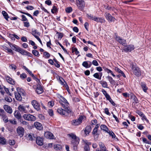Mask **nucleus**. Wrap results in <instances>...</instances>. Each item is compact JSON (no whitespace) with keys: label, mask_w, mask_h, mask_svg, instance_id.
<instances>
[{"label":"nucleus","mask_w":151,"mask_h":151,"mask_svg":"<svg viewBox=\"0 0 151 151\" xmlns=\"http://www.w3.org/2000/svg\"><path fill=\"white\" fill-rule=\"evenodd\" d=\"M59 103L63 108L66 107L65 109H67L68 112L70 111V108L69 107V103L67 100L63 97L61 96Z\"/></svg>","instance_id":"nucleus-1"},{"label":"nucleus","mask_w":151,"mask_h":151,"mask_svg":"<svg viewBox=\"0 0 151 151\" xmlns=\"http://www.w3.org/2000/svg\"><path fill=\"white\" fill-rule=\"evenodd\" d=\"M18 109L20 111L25 113L32 112L31 111L29 105L24 106V104L19 105Z\"/></svg>","instance_id":"nucleus-2"},{"label":"nucleus","mask_w":151,"mask_h":151,"mask_svg":"<svg viewBox=\"0 0 151 151\" xmlns=\"http://www.w3.org/2000/svg\"><path fill=\"white\" fill-rule=\"evenodd\" d=\"M17 91L15 92V96L16 99L18 101H21L22 100V96L24 95V91L18 88L17 89Z\"/></svg>","instance_id":"nucleus-3"},{"label":"nucleus","mask_w":151,"mask_h":151,"mask_svg":"<svg viewBox=\"0 0 151 151\" xmlns=\"http://www.w3.org/2000/svg\"><path fill=\"white\" fill-rule=\"evenodd\" d=\"M130 67L131 68L133 73L137 76H139L141 75V72L138 67L134 65L133 63L130 64Z\"/></svg>","instance_id":"nucleus-4"},{"label":"nucleus","mask_w":151,"mask_h":151,"mask_svg":"<svg viewBox=\"0 0 151 151\" xmlns=\"http://www.w3.org/2000/svg\"><path fill=\"white\" fill-rule=\"evenodd\" d=\"M83 119V117L82 116H80L79 117L71 121V124L73 126H77L81 124Z\"/></svg>","instance_id":"nucleus-5"},{"label":"nucleus","mask_w":151,"mask_h":151,"mask_svg":"<svg viewBox=\"0 0 151 151\" xmlns=\"http://www.w3.org/2000/svg\"><path fill=\"white\" fill-rule=\"evenodd\" d=\"M63 108L64 109V110H63L61 108H59L57 110V112L60 114L64 115L65 116H67L69 114L71 113V110L70 109V111L69 112H68L67 109H65L66 107Z\"/></svg>","instance_id":"nucleus-6"},{"label":"nucleus","mask_w":151,"mask_h":151,"mask_svg":"<svg viewBox=\"0 0 151 151\" xmlns=\"http://www.w3.org/2000/svg\"><path fill=\"white\" fill-rule=\"evenodd\" d=\"M23 117L24 119L28 121H34L36 120L35 116L29 114H24Z\"/></svg>","instance_id":"nucleus-7"},{"label":"nucleus","mask_w":151,"mask_h":151,"mask_svg":"<svg viewBox=\"0 0 151 151\" xmlns=\"http://www.w3.org/2000/svg\"><path fill=\"white\" fill-rule=\"evenodd\" d=\"M76 3L78 8L80 10L83 9L85 6V3L83 0H76Z\"/></svg>","instance_id":"nucleus-8"},{"label":"nucleus","mask_w":151,"mask_h":151,"mask_svg":"<svg viewBox=\"0 0 151 151\" xmlns=\"http://www.w3.org/2000/svg\"><path fill=\"white\" fill-rule=\"evenodd\" d=\"M17 52H19L20 54L23 55H28L31 57H32V54L27 51L19 47Z\"/></svg>","instance_id":"nucleus-9"},{"label":"nucleus","mask_w":151,"mask_h":151,"mask_svg":"<svg viewBox=\"0 0 151 151\" xmlns=\"http://www.w3.org/2000/svg\"><path fill=\"white\" fill-rule=\"evenodd\" d=\"M31 104L34 108L37 111L40 110V104L36 100H33L31 101Z\"/></svg>","instance_id":"nucleus-10"},{"label":"nucleus","mask_w":151,"mask_h":151,"mask_svg":"<svg viewBox=\"0 0 151 151\" xmlns=\"http://www.w3.org/2000/svg\"><path fill=\"white\" fill-rule=\"evenodd\" d=\"M17 131L18 135L20 137H22L24 133V129L21 127H18L17 129Z\"/></svg>","instance_id":"nucleus-11"},{"label":"nucleus","mask_w":151,"mask_h":151,"mask_svg":"<svg viewBox=\"0 0 151 151\" xmlns=\"http://www.w3.org/2000/svg\"><path fill=\"white\" fill-rule=\"evenodd\" d=\"M106 19L109 22H114L115 18L113 17L109 13H106L104 15Z\"/></svg>","instance_id":"nucleus-12"},{"label":"nucleus","mask_w":151,"mask_h":151,"mask_svg":"<svg viewBox=\"0 0 151 151\" xmlns=\"http://www.w3.org/2000/svg\"><path fill=\"white\" fill-rule=\"evenodd\" d=\"M59 82L60 83L64 86H65L66 88V89L68 92L69 91V89L68 86L67 85L66 83L65 80L62 78H59Z\"/></svg>","instance_id":"nucleus-13"},{"label":"nucleus","mask_w":151,"mask_h":151,"mask_svg":"<svg viewBox=\"0 0 151 151\" xmlns=\"http://www.w3.org/2000/svg\"><path fill=\"white\" fill-rule=\"evenodd\" d=\"M71 144H72L73 149L75 150L77 149L76 146L79 143V139L78 138L74 139H71Z\"/></svg>","instance_id":"nucleus-14"},{"label":"nucleus","mask_w":151,"mask_h":151,"mask_svg":"<svg viewBox=\"0 0 151 151\" xmlns=\"http://www.w3.org/2000/svg\"><path fill=\"white\" fill-rule=\"evenodd\" d=\"M134 49V46L132 45H127L124 47V50L126 52H131Z\"/></svg>","instance_id":"nucleus-15"},{"label":"nucleus","mask_w":151,"mask_h":151,"mask_svg":"<svg viewBox=\"0 0 151 151\" xmlns=\"http://www.w3.org/2000/svg\"><path fill=\"white\" fill-rule=\"evenodd\" d=\"M44 136L46 138L49 139H53L54 137L53 134L49 132H45L44 134Z\"/></svg>","instance_id":"nucleus-16"},{"label":"nucleus","mask_w":151,"mask_h":151,"mask_svg":"<svg viewBox=\"0 0 151 151\" xmlns=\"http://www.w3.org/2000/svg\"><path fill=\"white\" fill-rule=\"evenodd\" d=\"M115 39L120 44H122V45H124L126 44V40L122 39L119 36H116Z\"/></svg>","instance_id":"nucleus-17"},{"label":"nucleus","mask_w":151,"mask_h":151,"mask_svg":"<svg viewBox=\"0 0 151 151\" xmlns=\"http://www.w3.org/2000/svg\"><path fill=\"white\" fill-rule=\"evenodd\" d=\"M36 92L38 94H40L43 92V89L42 86L39 84L37 85Z\"/></svg>","instance_id":"nucleus-18"},{"label":"nucleus","mask_w":151,"mask_h":151,"mask_svg":"<svg viewBox=\"0 0 151 151\" xmlns=\"http://www.w3.org/2000/svg\"><path fill=\"white\" fill-rule=\"evenodd\" d=\"M130 98L133 101L132 105H135L138 103V100L136 96L134 94H132L130 96Z\"/></svg>","instance_id":"nucleus-19"},{"label":"nucleus","mask_w":151,"mask_h":151,"mask_svg":"<svg viewBox=\"0 0 151 151\" xmlns=\"http://www.w3.org/2000/svg\"><path fill=\"white\" fill-rule=\"evenodd\" d=\"M4 108L5 111L8 113L11 114L12 112V108L9 106L5 105L4 106Z\"/></svg>","instance_id":"nucleus-20"},{"label":"nucleus","mask_w":151,"mask_h":151,"mask_svg":"<svg viewBox=\"0 0 151 151\" xmlns=\"http://www.w3.org/2000/svg\"><path fill=\"white\" fill-rule=\"evenodd\" d=\"M82 65L84 67L86 68H88L91 67L92 64L91 62L90 61H85L83 63Z\"/></svg>","instance_id":"nucleus-21"},{"label":"nucleus","mask_w":151,"mask_h":151,"mask_svg":"<svg viewBox=\"0 0 151 151\" xmlns=\"http://www.w3.org/2000/svg\"><path fill=\"white\" fill-rule=\"evenodd\" d=\"M8 43L12 50L17 52L19 47L9 42H8Z\"/></svg>","instance_id":"nucleus-22"},{"label":"nucleus","mask_w":151,"mask_h":151,"mask_svg":"<svg viewBox=\"0 0 151 151\" xmlns=\"http://www.w3.org/2000/svg\"><path fill=\"white\" fill-rule=\"evenodd\" d=\"M34 125L36 129L39 130H41L43 129V127L42 124L38 122H35Z\"/></svg>","instance_id":"nucleus-23"},{"label":"nucleus","mask_w":151,"mask_h":151,"mask_svg":"<svg viewBox=\"0 0 151 151\" xmlns=\"http://www.w3.org/2000/svg\"><path fill=\"white\" fill-rule=\"evenodd\" d=\"M36 142L37 145L41 146L43 144L42 139L40 137H37L36 139Z\"/></svg>","instance_id":"nucleus-24"},{"label":"nucleus","mask_w":151,"mask_h":151,"mask_svg":"<svg viewBox=\"0 0 151 151\" xmlns=\"http://www.w3.org/2000/svg\"><path fill=\"white\" fill-rule=\"evenodd\" d=\"M6 143V140L0 134V144L2 145H5Z\"/></svg>","instance_id":"nucleus-25"},{"label":"nucleus","mask_w":151,"mask_h":151,"mask_svg":"<svg viewBox=\"0 0 151 151\" xmlns=\"http://www.w3.org/2000/svg\"><path fill=\"white\" fill-rule=\"evenodd\" d=\"M114 69L115 71L120 73L121 74V76H123L124 78H126V76L123 72L118 68L117 67H115Z\"/></svg>","instance_id":"nucleus-26"},{"label":"nucleus","mask_w":151,"mask_h":151,"mask_svg":"<svg viewBox=\"0 0 151 151\" xmlns=\"http://www.w3.org/2000/svg\"><path fill=\"white\" fill-rule=\"evenodd\" d=\"M91 128L90 126H87L86 127L84 131L85 134L86 135L89 134L91 131Z\"/></svg>","instance_id":"nucleus-27"},{"label":"nucleus","mask_w":151,"mask_h":151,"mask_svg":"<svg viewBox=\"0 0 151 151\" xmlns=\"http://www.w3.org/2000/svg\"><path fill=\"white\" fill-rule=\"evenodd\" d=\"M101 129L105 132L107 133L109 130L107 127L105 125L102 124L100 126Z\"/></svg>","instance_id":"nucleus-28"},{"label":"nucleus","mask_w":151,"mask_h":151,"mask_svg":"<svg viewBox=\"0 0 151 151\" xmlns=\"http://www.w3.org/2000/svg\"><path fill=\"white\" fill-rule=\"evenodd\" d=\"M6 79L7 81L9 83L12 85L15 84V82L11 78L8 76H6Z\"/></svg>","instance_id":"nucleus-29"},{"label":"nucleus","mask_w":151,"mask_h":151,"mask_svg":"<svg viewBox=\"0 0 151 151\" xmlns=\"http://www.w3.org/2000/svg\"><path fill=\"white\" fill-rule=\"evenodd\" d=\"M141 86L144 91L146 92L148 89L146 84L144 82H142L141 83Z\"/></svg>","instance_id":"nucleus-30"},{"label":"nucleus","mask_w":151,"mask_h":151,"mask_svg":"<svg viewBox=\"0 0 151 151\" xmlns=\"http://www.w3.org/2000/svg\"><path fill=\"white\" fill-rule=\"evenodd\" d=\"M102 73H94L93 76L95 78H96L99 80L101 79V77L102 76Z\"/></svg>","instance_id":"nucleus-31"},{"label":"nucleus","mask_w":151,"mask_h":151,"mask_svg":"<svg viewBox=\"0 0 151 151\" xmlns=\"http://www.w3.org/2000/svg\"><path fill=\"white\" fill-rule=\"evenodd\" d=\"M14 115L15 117L18 119H20L21 118V114L17 111H14Z\"/></svg>","instance_id":"nucleus-32"},{"label":"nucleus","mask_w":151,"mask_h":151,"mask_svg":"<svg viewBox=\"0 0 151 151\" xmlns=\"http://www.w3.org/2000/svg\"><path fill=\"white\" fill-rule=\"evenodd\" d=\"M92 134L95 139H97L99 137V134L98 133V129H94L92 132Z\"/></svg>","instance_id":"nucleus-33"},{"label":"nucleus","mask_w":151,"mask_h":151,"mask_svg":"<svg viewBox=\"0 0 151 151\" xmlns=\"http://www.w3.org/2000/svg\"><path fill=\"white\" fill-rule=\"evenodd\" d=\"M95 21H96L97 22L103 23H104L105 22V20L103 18L98 17H96Z\"/></svg>","instance_id":"nucleus-34"},{"label":"nucleus","mask_w":151,"mask_h":151,"mask_svg":"<svg viewBox=\"0 0 151 151\" xmlns=\"http://www.w3.org/2000/svg\"><path fill=\"white\" fill-rule=\"evenodd\" d=\"M32 34L35 38L38 37V36L39 35V32L36 30H32Z\"/></svg>","instance_id":"nucleus-35"},{"label":"nucleus","mask_w":151,"mask_h":151,"mask_svg":"<svg viewBox=\"0 0 151 151\" xmlns=\"http://www.w3.org/2000/svg\"><path fill=\"white\" fill-rule=\"evenodd\" d=\"M103 68L104 70L105 71L107 72L108 73H111L113 77H114L115 76V75L114 74L113 72L110 70L109 69L105 67H103Z\"/></svg>","instance_id":"nucleus-36"},{"label":"nucleus","mask_w":151,"mask_h":151,"mask_svg":"<svg viewBox=\"0 0 151 151\" xmlns=\"http://www.w3.org/2000/svg\"><path fill=\"white\" fill-rule=\"evenodd\" d=\"M87 16L89 19L95 21L96 17V16H93V15L89 14H87Z\"/></svg>","instance_id":"nucleus-37"},{"label":"nucleus","mask_w":151,"mask_h":151,"mask_svg":"<svg viewBox=\"0 0 151 151\" xmlns=\"http://www.w3.org/2000/svg\"><path fill=\"white\" fill-rule=\"evenodd\" d=\"M101 84V85L104 88H108L107 86L108 84L105 81H101L100 82Z\"/></svg>","instance_id":"nucleus-38"},{"label":"nucleus","mask_w":151,"mask_h":151,"mask_svg":"<svg viewBox=\"0 0 151 151\" xmlns=\"http://www.w3.org/2000/svg\"><path fill=\"white\" fill-rule=\"evenodd\" d=\"M2 13L5 19L7 20H8V19L9 17L7 13L4 11H3Z\"/></svg>","instance_id":"nucleus-39"},{"label":"nucleus","mask_w":151,"mask_h":151,"mask_svg":"<svg viewBox=\"0 0 151 151\" xmlns=\"http://www.w3.org/2000/svg\"><path fill=\"white\" fill-rule=\"evenodd\" d=\"M54 149L57 150H60L62 148V146L60 145H55L54 146Z\"/></svg>","instance_id":"nucleus-40"},{"label":"nucleus","mask_w":151,"mask_h":151,"mask_svg":"<svg viewBox=\"0 0 151 151\" xmlns=\"http://www.w3.org/2000/svg\"><path fill=\"white\" fill-rule=\"evenodd\" d=\"M32 53L35 56L38 57L40 55L39 54V52L35 50H33L32 51Z\"/></svg>","instance_id":"nucleus-41"},{"label":"nucleus","mask_w":151,"mask_h":151,"mask_svg":"<svg viewBox=\"0 0 151 151\" xmlns=\"http://www.w3.org/2000/svg\"><path fill=\"white\" fill-rule=\"evenodd\" d=\"M101 91L103 93L104 95L105 96L106 99L110 96L109 95L108 93H107L106 91L104 89H102L101 90Z\"/></svg>","instance_id":"nucleus-42"},{"label":"nucleus","mask_w":151,"mask_h":151,"mask_svg":"<svg viewBox=\"0 0 151 151\" xmlns=\"http://www.w3.org/2000/svg\"><path fill=\"white\" fill-rule=\"evenodd\" d=\"M107 133H108L112 138H114L116 137L114 133L111 131L109 130Z\"/></svg>","instance_id":"nucleus-43"},{"label":"nucleus","mask_w":151,"mask_h":151,"mask_svg":"<svg viewBox=\"0 0 151 151\" xmlns=\"http://www.w3.org/2000/svg\"><path fill=\"white\" fill-rule=\"evenodd\" d=\"M99 146L100 147L99 149H106L104 144L102 142H99Z\"/></svg>","instance_id":"nucleus-44"},{"label":"nucleus","mask_w":151,"mask_h":151,"mask_svg":"<svg viewBox=\"0 0 151 151\" xmlns=\"http://www.w3.org/2000/svg\"><path fill=\"white\" fill-rule=\"evenodd\" d=\"M5 100L8 102H11L12 101V99L9 97L8 96H6L5 97Z\"/></svg>","instance_id":"nucleus-45"},{"label":"nucleus","mask_w":151,"mask_h":151,"mask_svg":"<svg viewBox=\"0 0 151 151\" xmlns=\"http://www.w3.org/2000/svg\"><path fill=\"white\" fill-rule=\"evenodd\" d=\"M65 10L67 13H70L72 11L73 9L71 7H69L67 8Z\"/></svg>","instance_id":"nucleus-46"},{"label":"nucleus","mask_w":151,"mask_h":151,"mask_svg":"<svg viewBox=\"0 0 151 151\" xmlns=\"http://www.w3.org/2000/svg\"><path fill=\"white\" fill-rule=\"evenodd\" d=\"M107 100H109L110 103L113 106H115V103L113 100L111 99V97L110 96L107 99H106Z\"/></svg>","instance_id":"nucleus-47"},{"label":"nucleus","mask_w":151,"mask_h":151,"mask_svg":"<svg viewBox=\"0 0 151 151\" xmlns=\"http://www.w3.org/2000/svg\"><path fill=\"white\" fill-rule=\"evenodd\" d=\"M57 11V7L55 6H54L52 9H51V12L52 13H54L56 12Z\"/></svg>","instance_id":"nucleus-48"},{"label":"nucleus","mask_w":151,"mask_h":151,"mask_svg":"<svg viewBox=\"0 0 151 151\" xmlns=\"http://www.w3.org/2000/svg\"><path fill=\"white\" fill-rule=\"evenodd\" d=\"M68 135L71 138V139H74L77 138V137L76 135L74 134L71 133L69 134Z\"/></svg>","instance_id":"nucleus-49"},{"label":"nucleus","mask_w":151,"mask_h":151,"mask_svg":"<svg viewBox=\"0 0 151 151\" xmlns=\"http://www.w3.org/2000/svg\"><path fill=\"white\" fill-rule=\"evenodd\" d=\"M2 118L3 119L4 121L5 122H7L8 121H9L8 120V118L7 116H6V114L2 116Z\"/></svg>","instance_id":"nucleus-50"},{"label":"nucleus","mask_w":151,"mask_h":151,"mask_svg":"<svg viewBox=\"0 0 151 151\" xmlns=\"http://www.w3.org/2000/svg\"><path fill=\"white\" fill-rule=\"evenodd\" d=\"M5 115V112L2 109H0V116L1 117Z\"/></svg>","instance_id":"nucleus-51"},{"label":"nucleus","mask_w":151,"mask_h":151,"mask_svg":"<svg viewBox=\"0 0 151 151\" xmlns=\"http://www.w3.org/2000/svg\"><path fill=\"white\" fill-rule=\"evenodd\" d=\"M23 23L24 24V26L25 27H28L30 26L29 23L28 21L24 22Z\"/></svg>","instance_id":"nucleus-52"},{"label":"nucleus","mask_w":151,"mask_h":151,"mask_svg":"<svg viewBox=\"0 0 151 151\" xmlns=\"http://www.w3.org/2000/svg\"><path fill=\"white\" fill-rule=\"evenodd\" d=\"M20 122L23 125H27L28 124V123L27 122L24 120H20Z\"/></svg>","instance_id":"nucleus-53"},{"label":"nucleus","mask_w":151,"mask_h":151,"mask_svg":"<svg viewBox=\"0 0 151 151\" xmlns=\"http://www.w3.org/2000/svg\"><path fill=\"white\" fill-rule=\"evenodd\" d=\"M15 141L14 140H10L9 141V144L11 145H13L15 144Z\"/></svg>","instance_id":"nucleus-54"},{"label":"nucleus","mask_w":151,"mask_h":151,"mask_svg":"<svg viewBox=\"0 0 151 151\" xmlns=\"http://www.w3.org/2000/svg\"><path fill=\"white\" fill-rule=\"evenodd\" d=\"M44 55L46 58H49L50 56V54L47 52H44Z\"/></svg>","instance_id":"nucleus-55"},{"label":"nucleus","mask_w":151,"mask_h":151,"mask_svg":"<svg viewBox=\"0 0 151 151\" xmlns=\"http://www.w3.org/2000/svg\"><path fill=\"white\" fill-rule=\"evenodd\" d=\"M4 48L5 50H7L8 52L9 53H13V51L11 49L5 46Z\"/></svg>","instance_id":"nucleus-56"},{"label":"nucleus","mask_w":151,"mask_h":151,"mask_svg":"<svg viewBox=\"0 0 151 151\" xmlns=\"http://www.w3.org/2000/svg\"><path fill=\"white\" fill-rule=\"evenodd\" d=\"M92 63L93 65L96 66H98L99 65V63L96 60H93L92 61Z\"/></svg>","instance_id":"nucleus-57"},{"label":"nucleus","mask_w":151,"mask_h":151,"mask_svg":"<svg viewBox=\"0 0 151 151\" xmlns=\"http://www.w3.org/2000/svg\"><path fill=\"white\" fill-rule=\"evenodd\" d=\"M22 17V18L21 19L22 21H27L28 20L25 16L24 15H22L21 16Z\"/></svg>","instance_id":"nucleus-58"},{"label":"nucleus","mask_w":151,"mask_h":151,"mask_svg":"<svg viewBox=\"0 0 151 151\" xmlns=\"http://www.w3.org/2000/svg\"><path fill=\"white\" fill-rule=\"evenodd\" d=\"M72 51L73 52H75V53L77 55L79 53V52L76 48H72Z\"/></svg>","instance_id":"nucleus-59"},{"label":"nucleus","mask_w":151,"mask_h":151,"mask_svg":"<svg viewBox=\"0 0 151 151\" xmlns=\"http://www.w3.org/2000/svg\"><path fill=\"white\" fill-rule=\"evenodd\" d=\"M84 151H89L90 148L89 146L88 145H86L84 148Z\"/></svg>","instance_id":"nucleus-60"},{"label":"nucleus","mask_w":151,"mask_h":151,"mask_svg":"<svg viewBox=\"0 0 151 151\" xmlns=\"http://www.w3.org/2000/svg\"><path fill=\"white\" fill-rule=\"evenodd\" d=\"M9 121L10 123L13 124H17V122L15 119L13 120H9Z\"/></svg>","instance_id":"nucleus-61"},{"label":"nucleus","mask_w":151,"mask_h":151,"mask_svg":"<svg viewBox=\"0 0 151 151\" xmlns=\"http://www.w3.org/2000/svg\"><path fill=\"white\" fill-rule=\"evenodd\" d=\"M9 67L10 69L12 70H15L16 68V66L14 65H12L9 66Z\"/></svg>","instance_id":"nucleus-62"},{"label":"nucleus","mask_w":151,"mask_h":151,"mask_svg":"<svg viewBox=\"0 0 151 151\" xmlns=\"http://www.w3.org/2000/svg\"><path fill=\"white\" fill-rule=\"evenodd\" d=\"M136 113L139 116L142 117L144 114L143 113L139 111H136Z\"/></svg>","instance_id":"nucleus-63"},{"label":"nucleus","mask_w":151,"mask_h":151,"mask_svg":"<svg viewBox=\"0 0 151 151\" xmlns=\"http://www.w3.org/2000/svg\"><path fill=\"white\" fill-rule=\"evenodd\" d=\"M96 151H108L106 149H99L97 148Z\"/></svg>","instance_id":"nucleus-64"}]
</instances>
